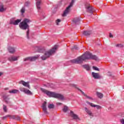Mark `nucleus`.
I'll return each instance as SVG.
<instances>
[{"mask_svg": "<svg viewBox=\"0 0 124 124\" xmlns=\"http://www.w3.org/2000/svg\"><path fill=\"white\" fill-rule=\"evenodd\" d=\"M89 60L97 61V56L93 55V54L90 52H86L82 55L78 57L77 59L71 60L70 62H72V63L80 64V63H82L84 61Z\"/></svg>", "mask_w": 124, "mask_h": 124, "instance_id": "nucleus-1", "label": "nucleus"}, {"mask_svg": "<svg viewBox=\"0 0 124 124\" xmlns=\"http://www.w3.org/2000/svg\"><path fill=\"white\" fill-rule=\"evenodd\" d=\"M31 22V19L24 18V19L19 24V27L21 30H23V31L27 30L26 32V36L28 39H30V26L29 25V24Z\"/></svg>", "mask_w": 124, "mask_h": 124, "instance_id": "nucleus-2", "label": "nucleus"}, {"mask_svg": "<svg viewBox=\"0 0 124 124\" xmlns=\"http://www.w3.org/2000/svg\"><path fill=\"white\" fill-rule=\"evenodd\" d=\"M40 90L43 93H44L47 94L49 97H54V98H58L61 100H63V99H64V97L61 94L48 91V90L43 88H41Z\"/></svg>", "mask_w": 124, "mask_h": 124, "instance_id": "nucleus-3", "label": "nucleus"}, {"mask_svg": "<svg viewBox=\"0 0 124 124\" xmlns=\"http://www.w3.org/2000/svg\"><path fill=\"white\" fill-rule=\"evenodd\" d=\"M58 49V46H55L54 47H53L51 49H50L48 51H46L44 55H43L41 58L43 61H45V60H47L48 58H50L51 56H52V54H54L56 53V50Z\"/></svg>", "mask_w": 124, "mask_h": 124, "instance_id": "nucleus-4", "label": "nucleus"}, {"mask_svg": "<svg viewBox=\"0 0 124 124\" xmlns=\"http://www.w3.org/2000/svg\"><path fill=\"white\" fill-rule=\"evenodd\" d=\"M73 3H74V0H72L70 4L68 5V6L66 8V9L64 10L62 16V17H65L67 14L69 13V11H70V8L72 7L73 5Z\"/></svg>", "mask_w": 124, "mask_h": 124, "instance_id": "nucleus-5", "label": "nucleus"}, {"mask_svg": "<svg viewBox=\"0 0 124 124\" xmlns=\"http://www.w3.org/2000/svg\"><path fill=\"white\" fill-rule=\"evenodd\" d=\"M39 56L38 55L33 56L31 57H27L23 59L24 62H27L28 61H30V62H34V61H36Z\"/></svg>", "mask_w": 124, "mask_h": 124, "instance_id": "nucleus-6", "label": "nucleus"}, {"mask_svg": "<svg viewBox=\"0 0 124 124\" xmlns=\"http://www.w3.org/2000/svg\"><path fill=\"white\" fill-rule=\"evenodd\" d=\"M87 12L90 13V14H93V11H94V8H93L92 6H88L85 7Z\"/></svg>", "mask_w": 124, "mask_h": 124, "instance_id": "nucleus-7", "label": "nucleus"}, {"mask_svg": "<svg viewBox=\"0 0 124 124\" xmlns=\"http://www.w3.org/2000/svg\"><path fill=\"white\" fill-rule=\"evenodd\" d=\"M92 77H93V78L94 79H102L103 78L102 76H100V75L97 73L93 72L92 73Z\"/></svg>", "mask_w": 124, "mask_h": 124, "instance_id": "nucleus-8", "label": "nucleus"}, {"mask_svg": "<svg viewBox=\"0 0 124 124\" xmlns=\"http://www.w3.org/2000/svg\"><path fill=\"white\" fill-rule=\"evenodd\" d=\"M70 116L72 118H73V120H78V121H80V118H79L78 115H77V114H75L72 110L70 111Z\"/></svg>", "mask_w": 124, "mask_h": 124, "instance_id": "nucleus-9", "label": "nucleus"}, {"mask_svg": "<svg viewBox=\"0 0 124 124\" xmlns=\"http://www.w3.org/2000/svg\"><path fill=\"white\" fill-rule=\"evenodd\" d=\"M19 84H22V85L24 86V87H26V88H28V89H31V86H30L29 82H27L24 80H21L19 82Z\"/></svg>", "mask_w": 124, "mask_h": 124, "instance_id": "nucleus-10", "label": "nucleus"}, {"mask_svg": "<svg viewBox=\"0 0 124 124\" xmlns=\"http://www.w3.org/2000/svg\"><path fill=\"white\" fill-rule=\"evenodd\" d=\"M35 49L37 50L39 53H44V52H45V48L41 46H36Z\"/></svg>", "mask_w": 124, "mask_h": 124, "instance_id": "nucleus-11", "label": "nucleus"}, {"mask_svg": "<svg viewBox=\"0 0 124 124\" xmlns=\"http://www.w3.org/2000/svg\"><path fill=\"white\" fill-rule=\"evenodd\" d=\"M86 103H87V104H89V105H90L91 107H96L98 110L99 109H101L102 108L101 106L97 105H93V103H91L88 101H87Z\"/></svg>", "mask_w": 124, "mask_h": 124, "instance_id": "nucleus-12", "label": "nucleus"}, {"mask_svg": "<svg viewBox=\"0 0 124 124\" xmlns=\"http://www.w3.org/2000/svg\"><path fill=\"white\" fill-rule=\"evenodd\" d=\"M10 119H12L13 120H17V121H21V118L18 115H10L9 116Z\"/></svg>", "mask_w": 124, "mask_h": 124, "instance_id": "nucleus-13", "label": "nucleus"}, {"mask_svg": "<svg viewBox=\"0 0 124 124\" xmlns=\"http://www.w3.org/2000/svg\"><path fill=\"white\" fill-rule=\"evenodd\" d=\"M8 60L9 62H16V61H18V58L16 56H11L8 58Z\"/></svg>", "mask_w": 124, "mask_h": 124, "instance_id": "nucleus-14", "label": "nucleus"}, {"mask_svg": "<svg viewBox=\"0 0 124 124\" xmlns=\"http://www.w3.org/2000/svg\"><path fill=\"white\" fill-rule=\"evenodd\" d=\"M3 98L6 104H11V102L9 101L10 99L8 98V96L4 95L3 96Z\"/></svg>", "mask_w": 124, "mask_h": 124, "instance_id": "nucleus-15", "label": "nucleus"}, {"mask_svg": "<svg viewBox=\"0 0 124 124\" xmlns=\"http://www.w3.org/2000/svg\"><path fill=\"white\" fill-rule=\"evenodd\" d=\"M73 22L75 25H79L80 24V18L79 17H76L73 19Z\"/></svg>", "mask_w": 124, "mask_h": 124, "instance_id": "nucleus-16", "label": "nucleus"}, {"mask_svg": "<svg viewBox=\"0 0 124 124\" xmlns=\"http://www.w3.org/2000/svg\"><path fill=\"white\" fill-rule=\"evenodd\" d=\"M77 89H78V91H79V92H80L81 93H82V94H83V95H84V96H86V97H87V98H89V99H92V100H93L92 97H91L89 96H88L87 94H86L85 93H84V92H83L82 90H81V89H80L78 88H77Z\"/></svg>", "mask_w": 124, "mask_h": 124, "instance_id": "nucleus-17", "label": "nucleus"}, {"mask_svg": "<svg viewBox=\"0 0 124 124\" xmlns=\"http://www.w3.org/2000/svg\"><path fill=\"white\" fill-rule=\"evenodd\" d=\"M83 35L85 36H90L92 34V31H83Z\"/></svg>", "mask_w": 124, "mask_h": 124, "instance_id": "nucleus-18", "label": "nucleus"}, {"mask_svg": "<svg viewBox=\"0 0 124 124\" xmlns=\"http://www.w3.org/2000/svg\"><path fill=\"white\" fill-rule=\"evenodd\" d=\"M8 50L11 54H14V53H15V48L14 47L9 46Z\"/></svg>", "mask_w": 124, "mask_h": 124, "instance_id": "nucleus-19", "label": "nucleus"}, {"mask_svg": "<svg viewBox=\"0 0 124 124\" xmlns=\"http://www.w3.org/2000/svg\"><path fill=\"white\" fill-rule=\"evenodd\" d=\"M82 67H83L84 69H86L87 71H90V70H91V67H90V65H89V64L82 65Z\"/></svg>", "mask_w": 124, "mask_h": 124, "instance_id": "nucleus-20", "label": "nucleus"}, {"mask_svg": "<svg viewBox=\"0 0 124 124\" xmlns=\"http://www.w3.org/2000/svg\"><path fill=\"white\" fill-rule=\"evenodd\" d=\"M37 0L36 2V6L38 10H40V5L41 4V0Z\"/></svg>", "mask_w": 124, "mask_h": 124, "instance_id": "nucleus-21", "label": "nucleus"}, {"mask_svg": "<svg viewBox=\"0 0 124 124\" xmlns=\"http://www.w3.org/2000/svg\"><path fill=\"white\" fill-rule=\"evenodd\" d=\"M24 93H26V94H28V95H32V93L28 89H26Z\"/></svg>", "mask_w": 124, "mask_h": 124, "instance_id": "nucleus-22", "label": "nucleus"}, {"mask_svg": "<svg viewBox=\"0 0 124 124\" xmlns=\"http://www.w3.org/2000/svg\"><path fill=\"white\" fill-rule=\"evenodd\" d=\"M18 92H19V90H16V89H14L9 92L10 93H14V94L18 93Z\"/></svg>", "mask_w": 124, "mask_h": 124, "instance_id": "nucleus-23", "label": "nucleus"}, {"mask_svg": "<svg viewBox=\"0 0 124 124\" xmlns=\"http://www.w3.org/2000/svg\"><path fill=\"white\" fill-rule=\"evenodd\" d=\"M5 10L6 9L4 8L3 4H0V12H4Z\"/></svg>", "mask_w": 124, "mask_h": 124, "instance_id": "nucleus-24", "label": "nucleus"}, {"mask_svg": "<svg viewBox=\"0 0 124 124\" xmlns=\"http://www.w3.org/2000/svg\"><path fill=\"white\" fill-rule=\"evenodd\" d=\"M85 111L86 112V113H87V114L88 115H89V116H92L93 115V113H92V111H91V110H89V109H88V108H85Z\"/></svg>", "mask_w": 124, "mask_h": 124, "instance_id": "nucleus-25", "label": "nucleus"}, {"mask_svg": "<svg viewBox=\"0 0 124 124\" xmlns=\"http://www.w3.org/2000/svg\"><path fill=\"white\" fill-rule=\"evenodd\" d=\"M96 95H97L99 98H102L103 97V94L102 93H100L98 92H96Z\"/></svg>", "mask_w": 124, "mask_h": 124, "instance_id": "nucleus-26", "label": "nucleus"}, {"mask_svg": "<svg viewBox=\"0 0 124 124\" xmlns=\"http://www.w3.org/2000/svg\"><path fill=\"white\" fill-rule=\"evenodd\" d=\"M21 21H22V19H16V20H15L14 22V26H17V25H18V24H19V23H20L21 22Z\"/></svg>", "mask_w": 124, "mask_h": 124, "instance_id": "nucleus-27", "label": "nucleus"}, {"mask_svg": "<svg viewBox=\"0 0 124 124\" xmlns=\"http://www.w3.org/2000/svg\"><path fill=\"white\" fill-rule=\"evenodd\" d=\"M48 108L49 109H54L55 108V105L53 104H49L48 105Z\"/></svg>", "mask_w": 124, "mask_h": 124, "instance_id": "nucleus-28", "label": "nucleus"}, {"mask_svg": "<svg viewBox=\"0 0 124 124\" xmlns=\"http://www.w3.org/2000/svg\"><path fill=\"white\" fill-rule=\"evenodd\" d=\"M62 111L63 112H64V113H66V112L68 111V107H67V106H64V108L62 109Z\"/></svg>", "mask_w": 124, "mask_h": 124, "instance_id": "nucleus-29", "label": "nucleus"}, {"mask_svg": "<svg viewBox=\"0 0 124 124\" xmlns=\"http://www.w3.org/2000/svg\"><path fill=\"white\" fill-rule=\"evenodd\" d=\"M43 111L44 112V113L46 115H48V114H49V113L47 111V108H43Z\"/></svg>", "mask_w": 124, "mask_h": 124, "instance_id": "nucleus-30", "label": "nucleus"}, {"mask_svg": "<svg viewBox=\"0 0 124 124\" xmlns=\"http://www.w3.org/2000/svg\"><path fill=\"white\" fill-rule=\"evenodd\" d=\"M3 110L5 113L7 112V107L4 105H3Z\"/></svg>", "mask_w": 124, "mask_h": 124, "instance_id": "nucleus-31", "label": "nucleus"}, {"mask_svg": "<svg viewBox=\"0 0 124 124\" xmlns=\"http://www.w3.org/2000/svg\"><path fill=\"white\" fill-rule=\"evenodd\" d=\"M15 22V20L14 18H12L10 19V25H14V22Z\"/></svg>", "mask_w": 124, "mask_h": 124, "instance_id": "nucleus-32", "label": "nucleus"}, {"mask_svg": "<svg viewBox=\"0 0 124 124\" xmlns=\"http://www.w3.org/2000/svg\"><path fill=\"white\" fill-rule=\"evenodd\" d=\"M19 90H20V91H21V92H23V93H25V92H26V90H27V89H26V88H22V87H21L20 89H19Z\"/></svg>", "mask_w": 124, "mask_h": 124, "instance_id": "nucleus-33", "label": "nucleus"}, {"mask_svg": "<svg viewBox=\"0 0 124 124\" xmlns=\"http://www.w3.org/2000/svg\"><path fill=\"white\" fill-rule=\"evenodd\" d=\"M46 104H47V102L46 101H45L44 102V103L43 104L42 106L43 109L44 108H46Z\"/></svg>", "mask_w": 124, "mask_h": 124, "instance_id": "nucleus-34", "label": "nucleus"}, {"mask_svg": "<svg viewBox=\"0 0 124 124\" xmlns=\"http://www.w3.org/2000/svg\"><path fill=\"white\" fill-rule=\"evenodd\" d=\"M93 69L94 70H96L97 71H99V68H98V67H96V66H93Z\"/></svg>", "mask_w": 124, "mask_h": 124, "instance_id": "nucleus-35", "label": "nucleus"}, {"mask_svg": "<svg viewBox=\"0 0 124 124\" xmlns=\"http://www.w3.org/2000/svg\"><path fill=\"white\" fill-rule=\"evenodd\" d=\"M30 3L31 2H30V1H26L24 4V6H29Z\"/></svg>", "mask_w": 124, "mask_h": 124, "instance_id": "nucleus-36", "label": "nucleus"}, {"mask_svg": "<svg viewBox=\"0 0 124 124\" xmlns=\"http://www.w3.org/2000/svg\"><path fill=\"white\" fill-rule=\"evenodd\" d=\"M62 20H61V19H57L56 21V25H57V26H59V23L61 22Z\"/></svg>", "mask_w": 124, "mask_h": 124, "instance_id": "nucleus-37", "label": "nucleus"}, {"mask_svg": "<svg viewBox=\"0 0 124 124\" xmlns=\"http://www.w3.org/2000/svg\"><path fill=\"white\" fill-rule=\"evenodd\" d=\"M25 7H22V9H21V12L22 14H24L25 13Z\"/></svg>", "mask_w": 124, "mask_h": 124, "instance_id": "nucleus-38", "label": "nucleus"}, {"mask_svg": "<svg viewBox=\"0 0 124 124\" xmlns=\"http://www.w3.org/2000/svg\"><path fill=\"white\" fill-rule=\"evenodd\" d=\"M116 47H119V48H122L123 47V46L122 44H117L116 45Z\"/></svg>", "mask_w": 124, "mask_h": 124, "instance_id": "nucleus-39", "label": "nucleus"}, {"mask_svg": "<svg viewBox=\"0 0 124 124\" xmlns=\"http://www.w3.org/2000/svg\"><path fill=\"white\" fill-rule=\"evenodd\" d=\"M72 49L73 50H78V46H73Z\"/></svg>", "mask_w": 124, "mask_h": 124, "instance_id": "nucleus-40", "label": "nucleus"}, {"mask_svg": "<svg viewBox=\"0 0 124 124\" xmlns=\"http://www.w3.org/2000/svg\"><path fill=\"white\" fill-rule=\"evenodd\" d=\"M10 115H6L5 116H4V117H2V120H5L7 118H8V117H10Z\"/></svg>", "mask_w": 124, "mask_h": 124, "instance_id": "nucleus-41", "label": "nucleus"}, {"mask_svg": "<svg viewBox=\"0 0 124 124\" xmlns=\"http://www.w3.org/2000/svg\"><path fill=\"white\" fill-rule=\"evenodd\" d=\"M120 122L122 124H124V119H121Z\"/></svg>", "mask_w": 124, "mask_h": 124, "instance_id": "nucleus-42", "label": "nucleus"}, {"mask_svg": "<svg viewBox=\"0 0 124 124\" xmlns=\"http://www.w3.org/2000/svg\"><path fill=\"white\" fill-rule=\"evenodd\" d=\"M41 15H42V16H43V17H44V18H45V14L43 12L41 13Z\"/></svg>", "mask_w": 124, "mask_h": 124, "instance_id": "nucleus-43", "label": "nucleus"}, {"mask_svg": "<svg viewBox=\"0 0 124 124\" xmlns=\"http://www.w3.org/2000/svg\"><path fill=\"white\" fill-rule=\"evenodd\" d=\"M57 105H58V106L62 105V103H57Z\"/></svg>", "mask_w": 124, "mask_h": 124, "instance_id": "nucleus-44", "label": "nucleus"}, {"mask_svg": "<svg viewBox=\"0 0 124 124\" xmlns=\"http://www.w3.org/2000/svg\"><path fill=\"white\" fill-rule=\"evenodd\" d=\"M109 37H113V35L111 33H109Z\"/></svg>", "mask_w": 124, "mask_h": 124, "instance_id": "nucleus-45", "label": "nucleus"}, {"mask_svg": "<svg viewBox=\"0 0 124 124\" xmlns=\"http://www.w3.org/2000/svg\"><path fill=\"white\" fill-rule=\"evenodd\" d=\"M2 74H3V73L0 72V77L1 76V75H2Z\"/></svg>", "mask_w": 124, "mask_h": 124, "instance_id": "nucleus-46", "label": "nucleus"}, {"mask_svg": "<svg viewBox=\"0 0 124 124\" xmlns=\"http://www.w3.org/2000/svg\"><path fill=\"white\" fill-rule=\"evenodd\" d=\"M7 90H8V88H5V91H7Z\"/></svg>", "mask_w": 124, "mask_h": 124, "instance_id": "nucleus-47", "label": "nucleus"}, {"mask_svg": "<svg viewBox=\"0 0 124 124\" xmlns=\"http://www.w3.org/2000/svg\"><path fill=\"white\" fill-rule=\"evenodd\" d=\"M109 76H112L111 74L109 75Z\"/></svg>", "mask_w": 124, "mask_h": 124, "instance_id": "nucleus-48", "label": "nucleus"}, {"mask_svg": "<svg viewBox=\"0 0 124 124\" xmlns=\"http://www.w3.org/2000/svg\"><path fill=\"white\" fill-rule=\"evenodd\" d=\"M74 87H76V85H74Z\"/></svg>", "mask_w": 124, "mask_h": 124, "instance_id": "nucleus-49", "label": "nucleus"}, {"mask_svg": "<svg viewBox=\"0 0 124 124\" xmlns=\"http://www.w3.org/2000/svg\"><path fill=\"white\" fill-rule=\"evenodd\" d=\"M39 11V12H40V11Z\"/></svg>", "mask_w": 124, "mask_h": 124, "instance_id": "nucleus-50", "label": "nucleus"}]
</instances>
